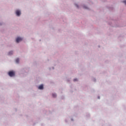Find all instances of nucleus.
Here are the masks:
<instances>
[{
	"instance_id": "obj_1",
	"label": "nucleus",
	"mask_w": 126,
	"mask_h": 126,
	"mask_svg": "<svg viewBox=\"0 0 126 126\" xmlns=\"http://www.w3.org/2000/svg\"><path fill=\"white\" fill-rule=\"evenodd\" d=\"M8 75L10 76V77H12V76H14L15 75V73L13 71H11L8 72Z\"/></svg>"
},
{
	"instance_id": "obj_2",
	"label": "nucleus",
	"mask_w": 126,
	"mask_h": 126,
	"mask_svg": "<svg viewBox=\"0 0 126 126\" xmlns=\"http://www.w3.org/2000/svg\"><path fill=\"white\" fill-rule=\"evenodd\" d=\"M23 39L21 37H18L17 38L16 40V42L17 43H19V42H20L21 41H22Z\"/></svg>"
},
{
	"instance_id": "obj_3",
	"label": "nucleus",
	"mask_w": 126,
	"mask_h": 126,
	"mask_svg": "<svg viewBox=\"0 0 126 126\" xmlns=\"http://www.w3.org/2000/svg\"><path fill=\"white\" fill-rule=\"evenodd\" d=\"M16 14L17 15V16H20V15L21 14V12L19 10H17L16 11Z\"/></svg>"
},
{
	"instance_id": "obj_4",
	"label": "nucleus",
	"mask_w": 126,
	"mask_h": 126,
	"mask_svg": "<svg viewBox=\"0 0 126 126\" xmlns=\"http://www.w3.org/2000/svg\"><path fill=\"white\" fill-rule=\"evenodd\" d=\"M38 89H40V90L44 89V85H41L40 86H39L38 87Z\"/></svg>"
},
{
	"instance_id": "obj_5",
	"label": "nucleus",
	"mask_w": 126,
	"mask_h": 126,
	"mask_svg": "<svg viewBox=\"0 0 126 126\" xmlns=\"http://www.w3.org/2000/svg\"><path fill=\"white\" fill-rule=\"evenodd\" d=\"M52 95L54 98H56V97H57V94H53Z\"/></svg>"
},
{
	"instance_id": "obj_6",
	"label": "nucleus",
	"mask_w": 126,
	"mask_h": 126,
	"mask_svg": "<svg viewBox=\"0 0 126 126\" xmlns=\"http://www.w3.org/2000/svg\"><path fill=\"white\" fill-rule=\"evenodd\" d=\"M16 63H19V59L17 58L16 60Z\"/></svg>"
},
{
	"instance_id": "obj_7",
	"label": "nucleus",
	"mask_w": 126,
	"mask_h": 126,
	"mask_svg": "<svg viewBox=\"0 0 126 126\" xmlns=\"http://www.w3.org/2000/svg\"><path fill=\"white\" fill-rule=\"evenodd\" d=\"M12 54H13V52L12 51H10L9 52V55H12Z\"/></svg>"
},
{
	"instance_id": "obj_8",
	"label": "nucleus",
	"mask_w": 126,
	"mask_h": 126,
	"mask_svg": "<svg viewBox=\"0 0 126 126\" xmlns=\"http://www.w3.org/2000/svg\"><path fill=\"white\" fill-rule=\"evenodd\" d=\"M74 81H77V79H74Z\"/></svg>"
},
{
	"instance_id": "obj_9",
	"label": "nucleus",
	"mask_w": 126,
	"mask_h": 126,
	"mask_svg": "<svg viewBox=\"0 0 126 126\" xmlns=\"http://www.w3.org/2000/svg\"><path fill=\"white\" fill-rule=\"evenodd\" d=\"M123 2L126 5V1H124Z\"/></svg>"
},
{
	"instance_id": "obj_10",
	"label": "nucleus",
	"mask_w": 126,
	"mask_h": 126,
	"mask_svg": "<svg viewBox=\"0 0 126 126\" xmlns=\"http://www.w3.org/2000/svg\"><path fill=\"white\" fill-rule=\"evenodd\" d=\"M76 6H77V7H78V5H76Z\"/></svg>"
},
{
	"instance_id": "obj_11",
	"label": "nucleus",
	"mask_w": 126,
	"mask_h": 126,
	"mask_svg": "<svg viewBox=\"0 0 126 126\" xmlns=\"http://www.w3.org/2000/svg\"><path fill=\"white\" fill-rule=\"evenodd\" d=\"M84 8H87V7H84Z\"/></svg>"
},
{
	"instance_id": "obj_12",
	"label": "nucleus",
	"mask_w": 126,
	"mask_h": 126,
	"mask_svg": "<svg viewBox=\"0 0 126 126\" xmlns=\"http://www.w3.org/2000/svg\"><path fill=\"white\" fill-rule=\"evenodd\" d=\"M98 99H100V97H98Z\"/></svg>"
}]
</instances>
